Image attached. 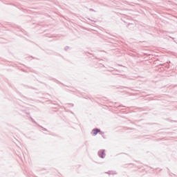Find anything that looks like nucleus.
<instances>
[{"instance_id":"1","label":"nucleus","mask_w":177,"mask_h":177,"mask_svg":"<svg viewBox=\"0 0 177 177\" xmlns=\"http://www.w3.org/2000/svg\"><path fill=\"white\" fill-rule=\"evenodd\" d=\"M98 154L101 158H104V157H106V153L104 152V150H100Z\"/></svg>"},{"instance_id":"2","label":"nucleus","mask_w":177,"mask_h":177,"mask_svg":"<svg viewBox=\"0 0 177 177\" xmlns=\"http://www.w3.org/2000/svg\"><path fill=\"white\" fill-rule=\"evenodd\" d=\"M93 135H97V133H99V132H100V130L98 129H94L93 131Z\"/></svg>"}]
</instances>
